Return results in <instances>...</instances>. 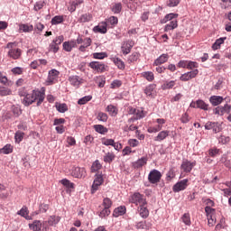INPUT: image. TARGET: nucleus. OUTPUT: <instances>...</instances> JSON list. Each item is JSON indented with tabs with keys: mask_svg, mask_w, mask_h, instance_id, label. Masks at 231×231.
<instances>
[{
	"mask_svg": "<svg viewBox=\"0 0 231 231\" xmlns=\"http://www.w3.org/2000/svg\"><path fill=\"white\" fill-rule=\"evenodd\" d=\"M33 102H37V106H41L44 102V93L40 90H32V93L26 94L23 98L24 106H32Z\"/></svg>",
	"mask_w": 231,
	"mask_h": 231,
	"instance_id": "obj_1",
	"label": "nucleus"
},
{
	"mask_svg": "<svg viewBox=\"0 0 231 231\" xmlns=\"http://www.w3.org/2000/svg\"><path fill=\"white\" fill-rule=\"evenodd\" d=\"M6 49L8 50L7 57H9V59H13V60H17L21 59V55H23V51L17 48L16 42H8L6 44Z\"/></svg>",
	"mask_w": 231,
	"mask_h": 231,
	"instance_id": "obj_2",
	"label": "nucleus"
},
{
	"mask_svg": "<svg viewBox=\"0 0 231 231\" xmlns=\"http://www.w3.org/2000/svg\"><path fill=\"white\" fill-rule=\"evenodd\" d=\"M129 201L130 203L136 205V207H141V205H147V199H145V196L142 195L140 192H135L131 195Z\"/></svg>",
	"mask_w": 231,
	"mask_h": 231,
	"instance_id": "obj_3",
	"label": "nucleus"
},
{
	"mask_svg": "<svg viewBox=\"0 0 231 231\" xmlns=\"http://www.w3.org/2000/svg\"><path fill=\"white\" fill-rule=\"evenodd\" d=\"M162 180V172L158 170H152L148 175V181L152 185L160 183Z\"/></svg>",
	"mask_w": 231,
	"mask_h": 231,
	"instance_id": "obj_4",
	"label": "nucleus"
},
{
	"mask_svg": "<svg viewBox=\"0 0 231 231\" xmlns=\"http://www.w3.org/2000/svg\"><path fill=\"white\" fill-rule=\"evenodd\" d=\"M104 183V176L102 173H97L91 188V194H95L98 190V187Z\"/></svg>",
	"mask_w": 231,
	"mask_h": 231,
	"instance_id": "obj_5",
	"label": "nucleus"
},
{
	"mask_svg": "<svg viewBox=\"0 0 231 231\" xmlns=\"http://www.w3.org/2000/svg\"><path fill=\"white\" fill-rule=\"evenodd\" d=\"M70 174L73 178H86L88 175V172L86 171V168H80V167H72L70 171Z\"/></svg>",
	"mask_w": 231,
	"mask_h": 231,
	"instance_id": "obj_6",
	"label": "nucleus"
},
{
	"mask_svg": "<svg viewBox=\"0 0 231 231\" xmlns=\"http://www.w3.org/2000/svg\"><path fill=\"white\" fill-rule=\"evenodd\" d=\"M60 72L59 70L52 69L49 71L48 78L45 81L46 86H52V84L59 79Z\"/></svg>",
	"mask_w": 231,
	"mask_h": 231,
	"instance_id": "obj_7",
	"label": "nucleus"
},
{
	"mask_svg": "<svg viewBox=\"0 0 231 231\" xmlns=\"http://www.w3.org/2000/svg\"><path fill=\"white\" fill-rule=\"evenodd\" d=\"M231 111V106L228 104H226L224 106H218L215 109H213L214 115H217L218 116H223L225 113L227 115H230Z\"/></svg>",
	"mask_w": 231,
	"mask_h": 231,
	"instance_id": "obj_8",
	"label": "nucleus"
},
{
	"mask_svg": "<svg viewBox=\"0 0 231 231\" xmlns=\"http://www.w3.org/2000/svg\"><path fill=\"white\" fill-rule=\"evenodd\" d=\"M155 122H156L157 125L148 127V130H147L148 133H160V131H162V129H163V125L166 121L163 118H158V119H156Z\"/></svg>",
	"mask_w": 231,
	"mask_h": 231,
	"instance_id": "obj_9",
	"label": "nucleus"
},
{
	"mask_svg": "<svg viewBox=\"0 0 231 231\" xmlns=\"http://www.w3.org/2000/svg\"><path fill=\"white\" fill-rule=\"evenodd\" d=\"M189 187V179H184L182 180L178 181L173 187V192H181V190H185Z\"/></svg>",
	"mask_w": 231,
	"mask_h": 231,
	"instance_id": "obj_10",
	"label": "nucleus"
},
{
	"mask_svg": "<svg viewBox=\"0 0 231 231\" xmlns=\"http://www.w3.org/2000/svg\"><path fill=\"white\" fill-rule=\"evenodd\" d=\"M89 68L97 73H104L106 71V64L100 61H92L88 64Z\"/></svg>",
	"mask_w": 231,
	"mask_h": 231,
	"instance_id": "obj_11",
	"label": "nucleus"
},
{
	"mask_svg": "<svg viewBox=\"0 0 231 231\" xmlns=\"http://www.w3.org/2000/svg\"><path fill=\"white\" fill-rule=\"evenodd\" d=\"M199 73V70L198 69L189 72H186L180 77V80H181L182 82H188V80H192V79H196Z\"/></svg>",
	"mask_w": 231,
	"mask_h": 231,
	"instance_id": "obj_12",
	"label": "nucleus"
},
{
	"mask_svg": "<svg viewBox=\"0 0 231 231\" xmlns=\"http://www.w3.org/2000/svg\"><path fill=\"white\" fill-rule=\"evenodd\" d=\"M69 81L71 84V86H73L74 88H80V86H82V84L86 83V79H84L77 75L70 76L69 78Z\"/></svg>",
	"mask_w": 231,
	"mask_h": 231,
	"instance_id": "obj_13",
	"label": "nucleus"
},
{
	"mask_svg": "<svg viewBox=\"0 0 231 231\" xmlns=\"http://www.w3.org/2000/svg\"><path fill=\"white\" fill-rule=\"evenodd\" d=\"M194 167H196V161L191 162L189 160H185L182 162L180 165L181 171H183V172H186V173L191 172Z\"/></svg>",
	"mask_w": 231,
	"mask_h": 231,
	"instance_id": "obj_14",
	"label": "nucleus"
},
{
	"mask_svg": "<svg viewBox=\"0 0 231 231\" xmlns=\"http://www.w3.org/2000/svg\"><path fill=\"white\" fill-rule=\"evenodd\" d=\"M137 212L143 219H147L149 217V208H147V204L138 206Z\"/></svg>",
	"mask_w": 231,
	"mask_h": 231,
	"instance_id": "obj_15",
	"label": "nucleus"
},
{
	"mask_svg": "<svg viewBox=\"0 0 231 231\" xmlns=\"http://www.w3.org/2000/svg\"><path fill=\"white\" fill-rule=\"evenodd\" d=\"M134 46V43L131 41L125 42L121 47V50L124 53V55H128V53H131L132 48Z\"/></svg>",
	"mask_w": 231,
	"mask_h": 231,
	"instance_id": "obj_16",
	"label": "nucleus"
},
{
	"mask_svg": "<svg viewBox=\"0 0 231 231\" xmlns=\"http://www.w3.org/2000/svg\"><path fill=\"white\" fill-rule=\"evenodd\" d=\"M94 32L96 33H107V23L102 22L97 26H95Z\"/></svg>",
	"mask_w": 231,
	"mask_h": 231,
	"instance_id": "obj_17",
	"label": "nucleus"
},
{
	"mask_svg": "<svg viewBox=\"0 0 231 231\" xmlns=\"http://www.w3.org/2000/svg\"><path fill=\"white\" fill-rule=\"evenodd\" d=\"M144 165H147V157H142L132 163V167H134V169H142Z\"/></svg>",
	"mask_w": 231,
	"mask_h": 231,
	"instance_id": "obj_18",
	"label": "nucleus"
},
{
	"mask_svg": "<svg viewBox=\"0 0 231 231\" xmlns=\"http://www.w3.org/2000/svg\"><path fill=\"white\" fill-rule=\"evenodd\" d=\"M224 100H225V98H223V97H221V96H211L209 97V102L214 106H220V104H223Z\"/></svg>",
	"mask_w": 231,
	"mask_h": 231,
	"instance_id": "obj_19",
	"label": "nucleus"
},
{
	"mask_svg": "<svg viewBox=\"0 0 231 231\" xmlns=\"http://www.w3.org/2000/svg\"><path fill=\"white\" fill-rule=\"evenodd\" d=\"M167 60H169V54H162L154 60L153 66H162V64H165Z\"/></svg>",
	"mask_w": 231,
	"mask_h": 231,
	"instance_id": "obj_20",
	"label": "nucleus"
},
{
	"mask_svg": "<svg viewBox=\"0 0 231 231\" xmlns=\"http://www.w3.org/2000/svg\"><path fill=\"white\" fill-rule=\"evenodd\" d=\"M18 216H22V217H24V219H27V221H30L32 219V217H30V211L28 210V208L26 206H23L18 212Z\"/></svg>",
	"mask_w": 231,
	"mask_h": 231,
	"instance_id": "obj_21",
	"label": "nucleus"
},
{
	"mask_svg": "<svg viewBox=\"0 0 231 231\" xmlns=\"http://www.w3.org/2000/svg\"><path fill=\"white\" fill-rule=\"evenodd\" d=\"M60 221V217L51 216L48 221L44 222V225L48 224L49 226H53L54 225L59 224Z\"/></svg>",
	"mask_w": 231,
	"mask_h": 231,
	"instance_id": "obj_22",
	"label": "nucleus"
},
{
	"mask_svg": "<svg viewBox=\"0 0 231 231\" xmlns=\"http://www.w3.org/2000/svg\"><path fill=\"white\" fill-rule=\"evenodd\" d=\"M78 21L79 23H90V21H93V14L90 13L83 14Z\"/></svg>",
	"mask_w": 231,
	"mask_h": 231,
	"instance_id": "obj_23",
	"label": "nucleus"
},
{
	"mask_svg": "<svg viewBox=\"0 0 231 231\" xmlns=\"http://www.w3.org/2000/svg\"><path fill=\"white\" fill-rule=\"evenodd\" d=\"M106 113L110 115V116H116L118 115V107L115 105H108L106 108Z\"/></svg>",
	"mask_w": 231,
	"mask_h": 231,
	"instance_id": "obj_24",
	"label": "nucleus"
},
{
	"mask_svg": "<svg viewBox=\"0 0 231 231\" xmlns=\"http://www.w3.org/2000/svg\"><path fill=\"white\" fill-rule=\"evenodd\" d=\"M29 228L33 231H41L42 223L40 220H34L32 224H29Z\"/></svg>",
	"mask_w": 231,
	"mask_h": 231,
	"instance_id": "obj_25",
	"label": "nucleus"
},
{
	"mask_svg": "<svg viewBox=\"0 0 231 231\" xmlns=\"http://www.w3.org/2000/svg\"><path fill=\"white\" fill-rule=\"evenodd\" d=\"M176 28H178V20L174 19L165 25L164 32H171Z\"/></svg>",
	"mask_w": 231,
	"mask_h": 231,
	"instance_id": "obj_26",
	"label": "nucleus"
},
{
	"mask_svg": "<svg viewBox=\"0 0 231 231\" xmlns=\"http://www.w3.org/2000/svg\"><path fill=\"white\" fill-rule=\"evenodd\" d=\"M147 112L143 111V108H136L134 120H142V118H145Z\"/></svg>",
	"mask_w": 231,
	"mask_h": 231,
	"instance_id": "obj_27",
	"label": "nucleus"
},
{
	"mask_svg": "<svg viewBox=\"0 0 231 231\" xmlns=\"http://www.w3.org/2000/svg\"><path fill=\"white\" fill-rule=\"evenodd\" d=\"M115 158H116V155L113 152H108L104 155L103 160L106 163H111Z\"/></svg>",
	"mask_w": 231,
	"mask_h": 231,
	"instance_id": "obj_28",
	"label": "nucleus"
},
{
	"mask_svg": "<svg viewBox=\"0 0 231 231\" xmlns=\"http://www.w3.org/2000/svg\"><path fill=\"white\" fill-rule=\"evenodd\" d=\"M171 132L165 130L162 131L158 134V135L154 138L155 142H162V140H165L167 136H169Z\"/></svg>",
	"mask_w": 231,
	"mask_h": 231,
	"instance_id": "obj_29",
	"label": "nucleus"
},
{
	"mask_svg": "<svg viewBox=\"0 0 231 231\" xmlns=\"http://www.w3.org/2000/svg\"><path fill=\"white\" fill-rule=\"evenodd\" d=\"M20 32H23L25 33H30V32H33V25H28L26 23H22L19 26Z\"/></svg>",
	"mask_w": 231,
	"mask_h": 231,
	"instance_id": "obj_30",
	"label": "nucleus"
},
{
	"mask_svg": "<svg viewBox=\"0 0 231 231\" xmlns=\"http://www.w3.org/2000/svg\"><path fill=\"white\" fill-rule=\"evenodd\" d=\"M225 41H226V37L219 38L216 40V42L212 45V50L214 51L219 50V48H221V44L225 43Z\"/></svg>",
	"mask_w": 231,
	"mask_h": 231,
	"instance_id": "obj_31",
	"label": "nucleus"
},
{
	"mask_svg": "<svg viewBox=\"0 0 231 231\" xmlns=\"http://www.w3.org/2000/svg\"><path fill=\"white\" fill-rule=\"evenodd\" d=\"M94 129L96 133H98L99 134H106L107 133V128L102 125H95Z\"/></svg>",
	"mask_w": 231,
	"mask_h": 231,
	"instance_id": "obj_32",
	"label": "nucleus"
},
{
	"mask_svg": "<svg viewBox=\"0 0 231 231\" xmlns=\"http://www.w3.org/2000/svg\"><path fill=\"white\" fill-rule=\"evenodd\" d=\"M75 46H77V42H63V50H65V51H71V50H73V48H75Z\"/></svg>",
	"mask_w": 231,
	"mask_h": 231,
	"instance_id": "obj_33",
	"label": "nucleus"
},
{
	"mask_svg": "<svg viewBox=\"0 0 231 231\" xmlns=\"http://www.w3.org/2000/svg\"><path fill=\"white\" fill-rule=\"evenodd\" d=\"M141 77L146 79L148 82H152V80H154V73H152V71L143 72L141 73Z\"/></svg>",
	"mask_w": 231,
	"mask_h": 231,
	"instance_id": "obj_34",
	"label": "nucleus"
},
{
	"mask_svg": "<svg viewBox=\"0 0 231 231\" xmlns=\"http://www.w3.org/2000/svg\"><path fill=\"white\" fill-rule=\"evenodd\" d=\"M220 163H223L225 167H227V169L231 168V161L228 159V155L223 154L220 158Z\"/></svg>",
	"mask_w": 231,
	"mask_h": 231,
	"instance_id": "obj_35",
	"label": "nucleus"
},
{
	"mask_svg": "<svg viewBox=\"0 0 231 231\" xmlns=\"http://www.w3.org/2000/svg\"><path fill=\"white\" fill-rule=\"evenodd\" d=\"M113 62L118 68V69H125V63L119 58H113Z\"/></svg>",
	"mask_w": 231,
	"mask_h": 231,
	"instance_id": "obj_36",
	"label": "nucleus"
},
{
	"mask_svg": "<svg viewBox=\"0 0 231 231\" xmlns=\"http://www.w3.org/2000/svg\"><path fill=\"white\" fill-rule=\"evenodd\" d=\"M100 169H102V164H100V162L97 160L92 163V166L90 168V172H98Z\"/></svg>",
	"mask_w": 231,
	"mask_h": 231,
	"instance_id": "obj_37",
	"label": "nucleus"
},
{
	"mask_svg": "<svg viewBox=\"0 0 231 231\" xmlns=\"http://www.w3.org/2000/svg\"><path fill=\"white\" fill-rule=\"evenodd\" d=\"M197 109H203V111H208V104L205 103L202 99L197 100Z\"/></svg>",
	"mask_w": 231,
	"mask_h": 231,
	"instance_id": "obj_38",
	"label": "nucleus"
},
{
	"mask_svg": "<svg viewBox=\"0 0 231 231\" xmlns=\"http://www.w3.org/2000/svg\"><path fill=\"white\" fill-rule=\"evenodd\" d=\"M124 214H125V207L121 206L114 210L113 216H115V217H118L120 216H124Z\"/></svg>",
	"mask_w": 231,
	"mask_h": 231,
	"instance_id": "obj_39",
	"label": "nucleus"
},
{
	"mask_svg": "<svg viewBox=\"0 0 231 231\" xmlns=\"http://www.w3.org/2000/svg\"><path fill=\"white\" fill-rule=\"evenodd\" d=\"M156 88V85L151 84L148 87L145 88L144 93L146 97H152V93H154V89Z\"/></svg>",
	"mask_w": 231,
	"mask_h": 231,
	"instance_id": "obj_40",
	"label": "nucleus"
},
{
	"mask_svg": "<svg viewBox=\"0 0 231 231\" xmlns=\"http://www.w3.org/2000/svg\"><path fill=\"white\" fill-rule=\"evenodd\" d=\"M182 223H184L185 225H187V226H190V225H192V222L190 221V214L189 213H185L182 217Z\"/></svg>",
	"mask_w": 231,
	"mask_h": 231,
	"instance_id": "obj_41",
	"label": "nucleus"
},
{
	"mask_svg": "<svg viewBox=\"0 0 231 231\" xmlns=\"http://www.w3.org/2000/svg\"><path fill=\"white\" fill-rule=\"evenodd\" d=\"M12 93V90L8 88L0 86V97H8Z\"/></svg>",
	"mask_w": 231,
	"mask_h": 231,
	"instance_id": "obj_42",
	"label": "nucleus"
},
{
	"mask_svg": "<svg viewBox=\"0 0 231 231\" xmlns=\"http://www.w3.org/2000/svg\"><path fill=\"white\" fill-rule=\"evenodd\" d=\"M107 118H109V116H107V114L104 113V112H98L97 116V119L99 122H107Z\"/></svg>",
	"mask_w": 231,
	"mask_h": 231,
	"instance_id": "obj_43",
	"label": "nucleus"
},
{
	"mask_svg": "<svg viewBox=\"0 0 231 231\" xmlns=\"http://www.w3.org/2000/svg\"><path fill=\"white\" fill-rule=\"evenodd\" d=\"M56 109L59 113H66V111H68V105H66V103L56 104Z\"/></svg>",
	"mask_w": 231,
	"mask_h": 231,
	"instance_id": "obj_44",
	"label": "nucleus"
},
{
	"mask_svg": "<svg viewBox=\"0 0 231 231\" xmlns=\"http://www.w3.org/2000/svg\"><path fill=\"white\" fill-rule=\"evenodd\" d=\"M60 183L67 189H74L75 187V184H73V182L69 181V180H67V179L61 180Z\"/></svg>",
	"mask_w": 231,
	"mask_h": 231,
	"instance_id": "obj_45",
	"label": "nucleus"
},
{
	"mask_svg": "<svg viewBox=\"0 0 231 231\" xmlns=\"http://www.w3.org/2000/svg\"><path fill=\"white\" fill-rule=\"evenodd\" d=\"M64 23V17L60 15H56L51 19V24H60Z\"/></svg>",
	"mask_w": 231,
	"mask_h": 231,
	"instance_id": "obj_46",
	"label": "nucleus"
},
{
	"mask_svg": "<svg viewBox=\"0 0 231 231\" xmlns=\"http://www.w3.org/2000/svg\"><path fill=\"white\" fill-rule=\"evenodd\" d=\"M2 152L4 154H11V152H14V146H12V144H6L2 149Z\"/></svg>",
	"mask_w": 231,
	"mask_h": 231,
	"instance_id": "obj_47",
	"label": "nucleus"
},
{
	"mask_svg": "<svg viewBox=\"0 0 231 231\" xmlns=\"http://www.w3.org/2000/svg\"><path fill=\"white\" fill-rule=\"evenodd\" d=\"M93 98L91 96H85L84 97H81L79 99L78 104L79 106H84V104H88Z\"/></svg>",
	"mask_w": 231,
	"mask_h": 231,
	"instance_id": "obj_48",
	"label": "nucleus"
},
{
	"mask_svg": "<svg viewBox=\"0 0 231 231\" xmlns=\"http://www.w3.org/2000/svg\"><path fill=\"white\" fill-rule=\"evenodd\" d=\"M111 10L114 14H120L122 12V4L121 3L115 4L112 6Z\"/></svg>",
	"mask_w": 231,
	"mask_h": 231,
	"instance_id": "obj_49",
	"label": "nucleus"
},
{
	"mask_svg": "<svg viewBox=\"0 0 231 231\" xmlns=\"http://www.w3.org/2000/svg\"><path fill=\"white\" fill-rule=\"evenodd\" d=\"M105 23H106V24H111V26H115L118 24V17L111 16Z\"/></svg>",
	"mask_w": 231,
	"mask_h": 231,
	"instance_id": "obj_50",
	"label": "nucleus"
},
{
	"mask_svg": "<svg viewBox=\"0 0 231 231\" xmlns=\"http://www.w3.org/2000/svg\"><path fill=\"white\" fill-rule=\"evenodd\" d=\"M205 212L207 214V217H211V216H216V209L215 208H211L210 206H207L205 208Z\"/></svg>",
	"mask_w": 231,
	"mask_h": 231,
	"instance_id": "obj_51",
	"label": "nucleus"
},
{
	"mask_svg": "<svg viewBox=\"0 0 231 231\" xmlns=\"http://www.w3.org/2000/svg\"><path fill=\"white\" fill-rule=\"evenodd\" d=\"M113 206V201L111 200V199L109 198H105L103 199V207L104 208H111V207Z\"/></svg>",
	"mask_w": 231,
	"mask_h": 231,
	"instance_id": "obj_52",
	"label": "nucleus"
},
{
	"mask_svg": "<svg viewBox=\"0 0 231 231\" xmlns=\"http://www.w3.org/2000/svg\"><path fill=\"white\" fill-rule=\"evenodd\" d=\"M13 75H23L24 73V69L21 67H14L11 69Z\"/></svg>",
	"mask_w": 231,
	"mask_h": 231,
	"instance_id": "obj_53",
	"label": "nucleus"
},
{
	"mask_svg": "<svg viewBox=\"0 0 231 231\" xmlns=\"http://www.w3.org/2000/svg\"><path fill=\"white\" fill-rule=\"evenodd\" d=\"M140 59V54L138 52H134L128 57V62H136Z\"/></svg>",
	"mask_w": 231,
	"mask_h": 231,
	"instance_id": "obj_54",
	"label": "nucleus"
},
{
	"mask_svg": "<svg viewBox=\"0 0 231 231\" xmlns=\"http://www.w3.org/2000/svg\"><path fill=\"white\" fill-rule=\"evenodd\" d=\"M221 152V150L217 148H211L208 151V155L211 156V158H215V156H217Z\"/></svg>",
	"mask_w": 231,
	"mask_h": 231,
	"instance_id": "obj_55",
	"label": "nucleus"
},
{
	"mask_svg": "<svg viewBox=\"0 0 231 231\" xmlns=\"http://www.w3.org/2000/svg\"><path fill=\"white\" fill-rule=\"evenodd\" d=\"M101 143L103 145H106V147H109V145H111L113 147L115 141L113 139L103 138V139H101Z\"/></svg>",
	"mask_w": 231,
	"mask_h": 231,
	"instance_id": "obj_56",
	"label": "nucleus"
},
{
	"mask_svg": "<svg viewBox=\"0 0 231 231\" xmlns=\"http://www.w3.org/2000/svg\"><path fill=\"white\" fill-rule=\"evenodd\" d=\"M14 138L18 143H21V142H23V140L24 138V133L20 132V131L16 132Z\"/></svg>",
	"mask_w": 231,
	"mask_h": 231,
	"instance_id": "obj_57",
	"label": "nucleus"
},
{
	"mask_svg": "<svg viewBox=\"0 0 231 231\" xmlns=\"http://www.w3.org/2000/svg\"><path fill=\"white\" fill-rule=\"evenodd\" d=\"M176 86V81L171 80V81H166V83L163 84V88L164 89H172Z\"/></svg>",
	"mask_w": 231,
	"mask_h": 231,
	"instance_id": "obj_58",
	"label": "nucleus"
},
{
	"mask_svg": "<svg viewBox=\"0 0 231 231\" xmlns=\"http://www.w3.org/2000/svg\"><path fill=\"white\" fill-rule=\"evenodd\" d=\"M109 214H111V210L107 208H104V209L99 212V217L101 218L107 217Z\"/></svg>",
	"mask_w": 231,
	"mask_h": 231,
	"instance_id": "obj_59",
	"label": "nucleus"
},
{
	"mask_svg": "<svg viewBox=\"0 0 231 231\" xmlns=\"http://www.w3.org/2000/svg\"><path fill=\"white\" fill-rule=\"evenodd\" d=\"M174 19H178V14H169L164 17V23H167V21H174Z\"/></svg>",
	"mask_w": 231,
	"mask_h": 231,
	"instance_id": "obj_60",
	"label": "nucleus"
},
{
	"mask_svg": "<svg viewBox=\"0 0 231 231\" xmlns=\"http://www.w3.org/2000/svg\"><path fill=\"white\" fill-rule=\"evenodd\" d=\"M107 57V54L106 52H95L93 53V59H106Z\"/></svg>",
	"mask_w": 231,
	"mask_h": 231,
	"instance_id": "obj_61",
	"label": "nucleus"
},
{
	"mask_svg": "<svg viewBox=\"0 0 231 231\" xmlns=\"http://www.w3.org/2000/svg\"><path fill=\"white\" fill-rule=\"evenodd\" d=\"M44 5H46L45 2H37L34 5L33 10H35V12H39V10H42V8H44Z\"/></svg>",
	"mask_w": 231,
	"mask_h": 231,
	"instance_id": "obj_62",
	"label": "nucleus"
},
{
	"mask_svg": "<svg viewBox=\"0 0 231 231\" xmlns=\"http://www.w3.org/2000/svg\"><path fill=\"white\" fill-rule=\"evenodd\" d=\"M222 129L223 128L221 127V124H219L217 122H214L213 132H215V133H221Z\"/></svg>",
	"mask_w": 231,
	"mask_h": 231,
	"instance_id": "obj_63",
	"label": "nucleus"
},
{
	"mask_svg": "<svg viewBox=\"0 0 231 231\" xmlns=\"http://www.w3.org/2000/svg\"><path fill=\"white\" fill-rule=\"evenodd\" d=\"M128 144L130 147H138V145H140V142L136 139H130L128 140Z\"/></svg>",
	"mask_w": 231,
	"mask_h": 231,
	"instance_id": "obj_64",
	"label": "nucleus"
}]
</instances>
